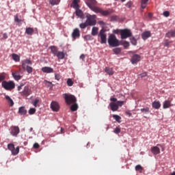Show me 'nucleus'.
Masks as SVG:
<instances>
[{"mask_svg": "<svg viewBox=\"0 0 175 175\" xmlns=\"http://www.w3.org/2000/svg\"><path fill=\"white\" fill-rule=\"evenodd\" d=\"M80 59L84 61V59H85V55L84 54L81 55Z\"/></svg>", "mask_w": 175, "mask_h": 175, "instance_id": "obj_59", "label": "nucleus"}, {"mask_svg": "<svg viewBox=\"0 0 175 175\" xmlns=\"http://www.w3.org/2000/svg\"><path fill=\"white\" fill-rule=\"evenodd\" d=\"M50 5L54 6L55 5H59V0H49Z\"/></svg>", "mask_w": 175, "mask_h": 175, "instance_id": "obj_34", "label": "nucleus"}, {"mask_svg": "<svg viewBox=\"0 0 175 175\" xmlns=\"http://www.w3.org/2000/svg\"><path fill=\"white\" fill-rule=\"evenodd\" d=\"M109 107L112 111H117L118 110V105L116 103H110Z\"/></svg>", "mask_w": 175, "mask_h": 175, "instance_id": "obj_21", "label": "nucleus"}, {"mask_svg": "<svg viewBox=\"0 0 175 175\" xmlns=\"http://www.w3.org/2000/svg\"><path fill=\"white\" fill-rule=\"evenodd\" d=\"M114 54L118 55L121 53V48H116L113 49Z\"/></svg>", "mask_w": 175, "mask_h": 175, "instance_id": "obj_42", "label": "nucleus"}, {"mask_svg": "<svg viewBox=\"0 0 175 175\" xmlns=\"http://www.w3.org/2000/svg\"><path fill=\"white\" fill-rule=\"evenodd\" d=\"M12 59L15 61V62H20V56L16 53H13L12 55Z\"/></svg>", "mask_w": 175, "mask_h": 175, "instance_id": "obj_31", "label": "nucleus"}, {"mask_svg": "<svg viewBox=\"0 0 175 175\" xmlns=\"http://www.w3.org/2000/svg\"><path fill=\"white\" fill-rule=\"evenodd\" d=\"M38 103H39V99L36 98V99L34 100V102L33 103V105L35 107H38Z\"/></svg>", "mask_w": 175, "mask_h": 175, "instance_id": "obj_52", "label": "nucleus"}, {"mask_svg": "<svg viewBox=\"0 0 175 175\" xmlns=\"http://www.w3.org/2000/svg\"><path fill=\"white\" fill-rule=\"evenodd\" d=\"M12 76L14 79L16 81L21 80V75L17 72H12Z\"/></svg>", "mask_w": 175, "mask_h": 175, "instance_id": "obj_27", "label": "nucleus"}, {"mask_svg": "<svg viewBox=\"0 0 175 175\" xmlns=\"http://www.w3.org/2000/svg\"><path fill=\"white\" fill-rule=\"evenodd\" d=\"M56 57L58 59H64V58H65V53L64 52L59 51L57 52Z\"/></svg>", "mask_w": 175, "mask_h": 175, "instance_id": "obj_26", "label": "nucleus"}, {"mask_svg": "<svg viewBox=\"0 0 175 175\" xmlns=\"http://www.w3.org/2000/svg\"><path fill=\"white\" fill-rule=\"evenodd\" d=\"M120 36L121 39L131 38V36H132V32L128 29H122L120 30Z\"/></svg>", "mask_w": 175, "mask_h": 175, "instance_id": "obj_6", "label": "nucleus"}, {"mask_svg": "<svg viewBox=\"0 0 175 175\" xmlns=\"http://www.w3.org/2000/svg\"><path fill=\"white\" fill-rule=\"evenodd\" d=\"M86 23L89 27H94L96 25V15H86Z\"/></svg>", "mask_w": 175, "mask_h": 175, "instance_id": "obj_4", "label": "nucleus"}, {"mask_svg": "<svg viewBox=\"0 0 175 175\" xmlns=\"http://www.w3.org/2000/svg\"><path fill=\"white\" fill-rule=\"evenodd\" d=\"M10 133L11 135H12V136H17V135L20 133V129L18 128V126H12L11 128Z\"/></svg>", "mask_w": 175, "mask_h": 175, "instance_id": "obj_7", "label": "nucleus"}, {"mask_svg": "<svg viewBox=\"0 0 175 175\" xmlns=\"http://www.w3.org/2000/svg\"><path fill=\"white\" fill-rule=\"evenodd\" d=\"M18 152H20V148L18 146L16 147V148H14L12 154V155H17V154H18Z\"/></svg>", "mask_w": 175, "mask_h": 175, "instance_id": "obj_37", "label": "nucleus"}, {"mask_svg": "<svg viewBox=\"0 0 175 175\" xmlns=\"http://www.w3.org/2000/svg\"><path fill=\"white\" fill-rule=\"evenodd\" d=\"M41 70L44 72V73H54V69L52 68L51 67H42Z\"/></svg>", "mask_w": 175, "mask_h": 175, "instance_id": "obj_9", "label": "nucleus"}, {"mask_svg": "<svg viewBox=\"0 0 175 175\" xmlns=\"http://www.w3.org/2000/svg\"><path fill=\"white\" fill-rule=\"evenodd\" d=\"M25 69H26L27 73H32V70H33L32 67H31L29 66H27Z\"/></svg>", "mask_w": 175, "mask_h": 175, "instance_id": "obj_44", "label": "nucleus"}, {"mask_svg": "<svg viewBox=\"0 0 175 175\" xmlns=\"http://www.w3.org/2000/svg\"><path fill=\"white\" fill-rule=\"evenodd\" d=\"M27 65H32V62L29 59H25L22 61L23 69H25V68H27Z\"/></svg>", "mask_w": 175, "mask_h": 175, "instance_id": "obj_18", "label": "nucleus"}, {"mask_svg": "<svg viewBox=\"0 0 175 175\" xmlns=\"http://www.w3.org/2000/svg\"><path fill=\"white\" fill-rule=\"evenodd\" d=\"M67 85L68 87H72V85H73V81H72V79H68L67 80Z\"/></svg>", "mask_w": 175, "mask_h": 175, "instance_id": "obj_46", "label": "nucleus"}, {"mask_svg": "<svg viewBox=\"0 0 175 175\" xmlns=\"http://www.w3.org/2000/svg\"><path fill=\"white\" fill-rule=\"evenodd\" d=\"M46 81V85H48L49 87V85H51V82L48 81Z\"/></svg>", "mask_w": 175, "mask_h": 175, "instance_id": "obj_63", "label": "nucleus"}, {"mask_svg": "<svg viewBox=\"0 0 175 175\" xmlns=\"http://www.w3.org/2000/svg\"><path fill=\"white\" fill-rule=\"evenodd\" d=\"M151 152L154 155H158V154H161V149L158 146H153L151 148Z\"/></svg>", "mask_w": 175, "mask_h": 175, "instance_id": "obj_12", "label": "nucleus"}, {"mask_svg": "<svg viewBox=\"0 0 175 175\" xmlns=\"http://www.w3.org/2000/svg\"><path fill=\"white\" fill-rule=\"evenodd\" d=\"M90 9L92 10V12H94V13H100L102 9H100L99 7L95 6V5H90L88 6Z\"/></svg>", "mask_w": 175, "mask_h": 175, "instance_id": "obj_11", "label": "nucleus"}, {"mask_svg": "<svg viewBox=\"0 0 175 175\" xmlns=\"http://www.w3.org/2000/svg\"><path fill=\"white\" fill-rule=\"evenodd\" d=\"M72 36L73 39H76V38H80V30L79 29H74Z\"/></svg>", "mask_w": 175, "mask_h": 175, "instance_id": "obj_19", "label": "nucleus"}, {"mask_svg": "<svg viewBox=\"0 0 175 175\" xmlns=\"http://www.w3.org/2000/svg\"><path fill=\"white\" fill-rule=\"evenodd\" d=\"M114 133H116V135H118V133H121V129L116 127L114 131Z\"/></svg>", "mask_w": 175, "mask_h": 175, "instance_id": "obj_50", "label": "nucleus"}, {"mask_svg": "<svg viewBox=\"0 0 175 175\" xmlns=\"http://www.w3.org/2000/svg\"><path fill=\"white\" fill-rule=\"evenodd\" d=\"M85 3L88 6L96 5V0H86Z\"/></svg>", "mask_w": 175, "mask_h": 175, "instance_id": "obj_33", "label": "nucleus"}, {"mask_svg": "<svg viewBox=\"0 0 175 175\" xmlns=\"http://www.w3.org/2000/svg\"><path fill=\"white\" fill-rule=\"evenodd\" d=\"M152 107L156 110L161 109V102L157 100L154 101L152 103Z\"/></svg>", "mask_w": 175, "mask_h": 175, "instance_id": "obj_16", "label": "nucleus"}, {"mask_svg": "<svg viewBox=\"0 0 175 175\" xmlns=\"http://www.w3.org/2000/svg\"><path fill=\"white\" fill-rule=\"evenodd\" d=\"M8 150H10V151H11V152H12L13 150H14V144H9L8 145Z\"/></svg>", "mask_w": 175, "mask_h": 175, "instance_id": "obj_43", "label": "nucleus"}, {"mask_svg": "<svg viewBox=\"0 0 175 175\" xmlns=\"http://www.w3.org/2000/svg\"><path fill=\"white\" fill-rule=\"evenodd\" d=\"M108 43L111 47H117L120 46V41L114 34H111L108 38Z\"/></svg>", "mask_w": 175, "mask_h": 175, "instance_id": "obj_3", "label": "nucleus"}, {"mask_svg": "<svg viewBox=\"0 0 175 175\" xmlns=\"http://www.w3.org/2000/svg\"><path fill=\"white\" fill-rule=\"evenodd\" d=\"M99 29L96 27H93L92 29V36H96L98 35V31Z\"/></svg>", "mask_w": 175, "mask_h": 175, "instance_id": "obj_32", "label": "nucleus"}, {"mask_svg": "<svg viewBox=\"0 0 175 175\" xmlns=\"http://www.w3.org/2000/svg\"><path fill=\"white\" fill-rule=\"evenodd\" d=\"M172 102L169 100H166L163 103V109H169V107H172Z\"/></svg>", "mask_w": 175, "mask_h": 175, "instance_id": "obj_17", "label": "nucleus"}, {"mask_svg": "<svg viewBox=\"0 0 175 175\" xmlns=\"http://www.w3.org/2000/svg\"><path fill=\"white\" fill-rule=\"evenodd\" d=\"M110 100L114 103V102H117V98H111Z\"/></svg>", "mask_w": 175, "mask_h": 175, "instance_id": "obj_61", "label": "nucleus"}, {"mask_svg": "<svg viewBox=\"0 0 175 175\" xmlns=\"http://www.w3.org/2000/svg\"><path fill=\"white\" fill-rule=\"evenodd\" d=\"M51 109H52L53 111H58V110H59V105L58 103L53 101L51 104Z\"/></svg>", "mask_w": 175, "mask_h": 175, "instance_id": "obj_8", "label": "nucleus"}, {"mask_svg": "<svg viewBox=\"0 0 175 175\" xmlns=\"http://www.w3.org/2000/svg\"><path fill=\"white\" fill-rule=\"evenodd\" d=\"M105 72L106 73H107V75H109V76L114 75V71H113V68L109 67L105 68Z\"/></svg>", "mask_w": 175, "mask_h": 175, "instance_id": "obj_28", "label": "nucleus"}, {"mask_svg": "<svg viewBox=\"0 0 175 175\" xmlns=\"http://www.w3.org/2000/svg\"><path fill=\"white\" fill-rule=\"evenodd\" d=\"M146 76H147V72H144L142 74H139L138 75V77H141V78H143V77H146Z\"/></svg>", "mask_w": 175, "mask_h": 175, "instance_id": "obj_56", "label": "nucleus"}, {"mask_svg": "<svg viewBox=\"0 0 175 175\" xmlns=\"http://www.w3.org/2000/svg\"><path fill=\"white\" fill-rule=\"evenodd\" d=\"M166 38H175V29L167 31L165 34Z\"/></svg>", "mask_w": 175, "mask_h": 175, "instance_id": "obj_22", "label": "nucleus"}, {"mask_svg": "<svg viewBox=\"0 0 175 175\" xmlns=\"http://www.w3.org/2000/svg\"><path fill=\"white\" fill-rule=\"evenodd\" d=\"M140 59H141L140 55L135 54L132 57L131 63L132 64H137V62H139V61H140Z\"/></svg>", "mask_w": 175, "mask_h": 175, "instance_id": "obj_15", "label": "nucleus"}, {"mask_svg": "<svg viewBox=\"0 0 175 175\" xmlns=\"http://www.w3.org/2000/svg\"><path fill=\"white\" fill-rule=\"evenodd\" d=\"M77 109H79V105L75 103L70 107L71 111H77Z\"/></svg>", "mask_w": 175, "mask_h": 175, "instance_id": "obj_36", "label": "nucleus"}, {"mask_svg": "<svg viewBox=\"0 0 175 175\" xmlns=\"http://www.w3.org/2000/svg\"><path fill=\"white\" fill-rule=\"evenodd\" d=\"M170 44V42L166 40L165 42V47H169V45Z\"/></svg>", "mask_w": 175, "mask_h": 175, "instance_id": "obj_60", "label": "nucleus"}, {"mask_svg": "<svg viewBox=\"0 0 175 175\" xmlns=\"http://www.w3.org/2000/svg\"><path fill=\"white\" fill-rule=\"evenodd\" d=\"M126 8H132V1H129L126 4Z\"/></svg>", "mask_w": 175, "mask_h": 175, "instance_id": "obj_57", "label": "nucleus"}, {"mask_svg": "<svg viewBox=\"0 0 175 175\" xmlns=\"http://www.w3.org/2000/svg\"><path fill=\"white\" fill-rule=\"evenodd\" d=\"M122 45L124 46V49H127V47H129V43L128 42V41L123 42Z\"/></svg>", "mask_w": 175, "mask_h": 175, "instance_id": "obj_51", "label": "nucleus"}, {"mask_svg": "<svg viewBox=\"0 0 175 175\" xmlns=\"http://www.w3.org/2000/svg\"><path fill=\"white\" fill-rule=\"evenodd\" d=\"M40 147V146L39 144H38V143H35V144H33V148L38 149V148H39Z\"/></svg>", "mask_w": 175, "mask_h": 175, "instance_id": "obj_58", "label": "nucleus"}, {"mask_svg": "<svg viewBox=\"0 0 175 175\" xmlns=\"http://www.w3.org/2000/svg\"><path fill=\"white\" fill-rule=\"evenodd\" d=\"M25 33H27V35H29V36L33 35V28H32V27L26 28Z\"/></svg>", "mask_w": 175, "mask_h": 175, "instance_id": "obj_30", "label": "nucleus"}, {"mask_svg": "<svg viewBox=\"0 0 175 175\" xmlns=\"http://www.w3.org/2000/svg\"><path fill=\"white\" fill-rule=\"evenodd\" d=\"M75 9V14L77 16V17H81V18L84 16V14L83 13V11L80 10V7L74 8Z\"/></svg>", "mask_w": 175, "mask_h": 175, "instance_id": "obj_14", "label": "nucleus"}, {"mask_svg": "<svg viewBox=\"0 0 175 175\" xmlns=\"http://www.w3.org/2000/svg\"><path fill=\"white\" fill-rule=\"evenodd\" d=\"M35 113H36V109H35V108H31L29 110V114H30V115L35 114Z\"/></svg>", "mask_w": 175, "mask_h": 175, "instance_id": "obj_47", "label": "nucleus"}, {"mask_svg": "<svg viewBox=\"0 0 175 175\" xmlns=\"http://www.w3.org/2000/svg\"><path fill=\"white\" fill-rule=\"evenodd\" d=\"M100 13L103 16H110V14H111V13H114V10H112V9H109V10H101Z\"/></svg>", "mask_w": 175, "mask_h": 175, "instance_id": "obj_10", "label": "nucleus"}, {"mask_svg": "<svg viewBox=\"0 0 175 175\" xmlns=\"http://www.w3.org/2000/svg\"><path fill=\"white\" fill-rule=\"evenodd\" d=\"M80 3V0H73L72 3L71 4V8H80V5H79V3Z\"/></svg>", "mask_w": 175, "mask_h": 175, "instance_id": "obj_24", "label": "nucleus"}, {"mask_svg": "<svg viewBox=\"0 0 175 175\" xmlns=\"http://www.w3.org/2000/svg\"><path fill=\"white\" fill-rule=\"evenodd\" d=\"M51 51L54 56L57 55V53L59 52L55 46H51Z\"/></svg>", "mask_w": 175, "mask_h": 175, "instance_id": "obj_29", "label": "nucleus"}, {"mask_svg": "<svg viewBox=\"0 0 175 175\" xmlns=\"http://www.w3.org/2000/svg\"><path fill=\"white\" fill-rule=\"evenodd\" d=\"M113 32H114V33H120V32H121V30H120V29H116V30H114L113 31Z\"/></svg>", "mask_w": 175, "mask_h": 175, "instance_id": "obj_64", "label": "nucleus"}, {"mask_svg": "<svg viewBox=\"0 0 175 175\" xmlns=\"http://www.w3.org/2000/svg\"><path fill=\"white\" fill-rule=\"evenodd\" d=\"M135 170L136 172H139V173H143V167L140 165H137L135 166Z\"/></svg>", "mask_w": 175, "mask_h": 175, "instance_id": "obj_38", "label": "nucleus"}, {"mask_svg": "<svg viewBox=\"0 0 175 175\" xmlns=\"http://www.w3.org/2000/svg\"><path fill=\"white\" fill-rule=\"evenodd\" d=\"M116 105H118V107L119 106L121 107V106H122L124 105V101H117Z\"/></svg>", "mask_w": 175, "mask_h": 175, "instance_id": "obj_55", "label": "nucleus"}, {"mask_svg": "<svg viewBox=\"0 0 175 175\" xmlns=\"http://www.w3.org/2000/svg\"><path fill=\"white\" fill-rule=\"evenodd\" d=\"M14 21H15V23H21V21H23V20L19 19V18H18V15L16 14V15H15V16H14Z\"/></svg>", "mask_w": 175, "mask_h": 175, "instance_id": "obj_49", "label": "nucleus"}, {"mask_svg": "<svg viewBox=\"0 0 175 175\" xmlns=\"http://www.w3.org/2000/svg\"><path fill=\"white\" fill-rule=\"evenodd\" d=\"M113 118H114L117 122H121V116L118 115H113Z\"/></svg>", "mask_w": 175, "mask_h": 175, "instance_id": "obj_41", "label": "nucleus"}, {"mask_svg": "<svg viewBox=\"0 0 175 175\" xmlns=\"http://www.w3.org/2000/svg\"><path fill=\"white\" fill-rule=\"evenodd\" d=\"M1 86L4 90H6V91H12V90L16 88V83L12 81H3L1 83Z\"/></svg>", "mask_w": 175, "mask_h": 175, "instance_id": "obj_1", "label": "nucleus"}, {"mask_svg": "<svg viewBox=\"0 0 175 175\" xmlns=\"http://www.w3.org/2000/svg\"><path fill=\"white\" fill-rule=\"evenodd\" d=\"M131 43L134 45L136 46L137 44V41L136 40V39L135 38H131L130 39Z\"/></svg>", "mask_w": 175, "mask_h": 175, "instance_id": "obj_48", "label": "nucleus"}, {"mask_svg": "<svg viewBox=\"0 0 175 175\" xmlns=\"http://www.w3.org/2000/svg\"><path fill=\"white\" fill-rule=\"evenodd\" d=\"M105 32L106 30L105 29H102L98 33V36L101 40V44H105V43H107V36L106 35Z\"/></svg>", "mask_w": 175, "mask_h": 175, "instance_id": "obj_5", "label": "nucleus"}, {"mask_svg": "<svg viewBox=\"0 0 175 175\" xmlns=\"http://www.w3.org/2000/svg\"><path fill=\"white\" fill-rule=\"evenodd\" d=\"M5 98L9 105V106H10V107H12V106L14 105V102L13 101V100L12 99V98H10V96L5 95Z\"/></svg>", "mask_w": 175, "mask_h": 175, "instance_id": "obj_20", "label": "nucleus"}, {"mask_svg": "<svg viewBox=\"0 0 175 175\" xmlns=\"http://www.w3.org/2000/svg\"><path fill=\"white\" fill-rule=\"evenodd\" d=\"M6 76H8V75L5 72H2V73H0V81H3L6 80Z\"/></svg>", "mask_w": 175, "mask_h": 175, "instance_id": "obj_35", "label": "nucleus"}, {"mask_svg": "<svg viewBox=\"0 0 175 175\" xmlns=\"http://www.w3.org/2000/svg\"><path fill=\"white\" fill-rule=\"evenodd\" d=\"M3 39H8V33H4L3 34Z\"/></svg>", "mask_w": 175, "mask_h": 175, "instance_id": "obj_62", "label": "nucleus"}, {"mask_svg": "<svg viewBox=\"0 0 175 175\" xmlns=\"http://www.w3.org/2000/svg\"><path fill=\"white\" fill-rule=\"evenodd\" d=\"M141 111L142 113H150V108H148V107L142 108V109H141Z\"/></svg>", "mask_w": 175, "mask_h": 175, "instance_id": "obj_45", "label": "nucleus"}, {"mask_svg": "<svg viewBox=\"0 0 175 175\" xmlns=\"http://www.w3.org/2000/svg\"><path fill=\"white\" fill-rule=\"evenodd\" d=\"M142 38L144 40H147L148 38H151V31H144L142 34Z\"/></svg>", "mask_w": 175, "mask_h": 175, "instance_id": "obj_13", "label": "nucleus"}, {"mask_svg": "<svg viewBox=\"0 0 175 175\" xmlns=\"http://www.w3.org/2000/svg\"><path fill=\"white\" fill-rule=\"evenodd\" d=\"M148 2V0H142V4L141 6L142 9H146L147 7V3Z\"/></svg>", "mask_w": 175, "mask_h": 175, "instance_id": "obj_39", "label": "nucleus"}, {"mask_svg": "<svg viewBox=\"0 0 175 175\" xmlns=\"http://www.w3.org/2000/svg\"><path fill=\"white\" fill-rule=\"evenodd\" d=\"M169 16H170V12H169V11H165L163 12L164 17H169Z\"/></svg>", "mask_w": 175, "mask_h": 175, "instance_id": "obj_54", "label": "nucleus"}, {"mask_svg": "<svg viewBox=\"0 0 175 175\" xmlns=\"http://www.w3.org/2000/svg\"><path fill=\"white\" fill-rule=\"evenodd\" d=\"M18 113L21 116H25L27 114V109L24 107H21L18 109Z\"/></svg>", "mask_w": 175, "mask_h": 175, "instance_id": "obj_25", "label": "nucleus"}, {"mask_svg": "<svg viewBox=\"0 0 175 175\" xmlns=\"http://www.w3.org/2000/svg\"><path fill=\"white\" fill-rule=\"evenodd\" d=\"M79 27H80V28H81V29H85V28H87V27H89V25L87 23V22L85 21V23H81L79 25Z\"/></svg>", "mask_w": 175, "mask_h": 175, "instance_id": "obj_40", "label": "nucleus"}, {"mask_svg": "<svg viewBox=\"0 0 175 175\" xmlns=\"http://www.w3.org/2000/svg\"><path fill=\"white\" fill-rule=\"evenodd\" d=\"M23 94L25 96H29V95H31V89H29V88L28 87H25L24 90L23 91Z\"/></svg>", "mask_w": 175, "mask_h": 175, "instance_id": "obj_23", "label": "nucleus"}, {"mask_svg": "<svg viewBox=\"0 0 175 175\" xmlns=\"http://www.w3.org/2000/svg\"><path fill=\"white\" fill-rule=\"evenodd\" d=\"M55 79L57 80V81H59V80H61V75L59 74H55Z\"/></svg>", "mask_w": 175, "mask_h": 175, "instance_id": "obj_53", "label": "nucleus"}, {"mask_svg": "<svg viewBox=\"0 0 175 175\" xmlns=\"http://www.w3.org/2000/svg\"><path fill=\"white\" fill-rule=\"evenodd\" d=\"M64 98L66 105H73V103H76V102H77L76 96L72 94H64Z\"/></svg>", "mask_w": 175, "mask_h": 175, "instance_id": "obj_2", "label": "nucleus"}]
</instances>
